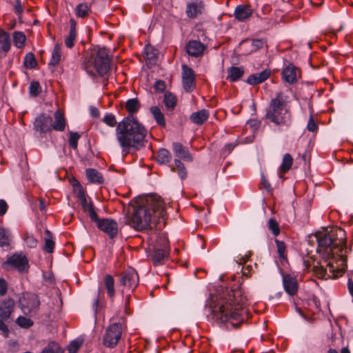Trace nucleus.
Segmentation results:
<instances>
[{"label": "nucleus", "mask_w": 353, "mask_h": 353, "mask_svg": "<svg viewBox=\"0 0 353 353\" xmlns=\"http://www.w3.org/2000/svg\"><path fill=\"white\" fill-rule=\"evenodd\" d=\"M147 132L144 125L133 116L124 117L115 130L116 139L125 154L131 148L138 150L143 146Z\"/></svg>", "instance_id": "obj_2"}, {"label": "nucleus", "mask_w": 353, "mask_h": 353, "mask_svg": "<svg viewBox=\"0 0 353 353\" xmlns=\"http://www.w3.org/2000/svg\"><path fill=\"white\" fill-rule=\"evenodd\" d=\"M174 163L175 165V168L172 167L171 170L172 172H174V171H175V168H176L179 177L182 180H184L185 179H186L187 171H186L184 164L179 159H174Z\"/></svg>", "instance_id": "obj_32"}, {"label": "nucleus", "mask_w": 353, "mask_h": 353, "mask_svg": "<svg viewBox=\"0 0 353 353\" xmlns=\"http://www.w3.org/2000/svg\"><path fill=\"white\" fill-rule=\"evenodd\" d=\"M252 14V10L250 6L241 4L236 7L234 16L239 21H243L249 18Z\"/></svg>", "instance_id": "obj_20"}, {"label": "nucleus", "mask_w": 353, "mask_h": 353, "mask_svg": "<svg viewBox=\"0 0 353 353\" xmlns=\"http://www.w3.org/2000/svg\"><path fill=\"white\" fill-rule=\"evenodd\" d=\"M90 64H94V67L90 65V61L84 64V69L91 77H94L96 72L101 76L105 74L110 70V58L108 50L105 48H100L93 57V61Z\"/></svg>", "instance_id": "obj_6"}, {"label": "nucleus", "mask_w": 353, "mask_h": 353, "mask_svg": "<svg viewBox=\"0 0 353 353\" xmlns=\"http://www.w3.org/2000/svg\"><path fill=\"white\" fill-rule=\"evenodd\" d=\"M145 205H143L134 210L129 219L131 227L137 230L148 228L151 222L155 224L165 225L166 211L165 203L160 197L150 196L146 199Z\"/></svg>", "instance_id": "obj_3"}, {"label": "nucleus", "mask_w": 353, "mask_h": 353, "mask_svg": "<svg viewBox=\"0 0 353 353\" xmlns=\"http://www.w3.org/2000/svg\"><path fill=\"white\" fill-rule=\"evenodd\" d=\"M89 214V216L90 217V219L92 221H94L97 223V224H98V221H101V219H98V216H97V212H95L94 208H93V205H90L88 206V209L87 210V211Z\"/></svg>", "instance_id": "obj_53"}, {"label": "nucleus", "mask_w": 353, "mask_h": 353, "mask_svg": "<svg viewBox=\"0 0 353 353\" xmlns=\"http://www.w3.org/2000/svg\"><path fill=\"white\" fill-rule=\"evenodd\" d=\"M83 343L81 339H75L70 342L68 346V353H77Z\"/></svg>", "instance_id": "obj_44"}, {"label": "nucleus", "mask_w": 353, "mask_h": 353, "mask_svg": "<svg viewBox=\"0 0 353 353\" xmlns=\"http://www.w3.org/2000/svg\"><path fill=\"white\" fill-rule=\"evenodd\" d=\"M209 115V111L203 109L192 113L190 119L194 124L202 125L208 120Z\"/></svg>", "instance_id": "obj_23"}, {"label": "nucleus", "mask_w": 353, "mask_h": 353, "mask_svg": "<svg viewBox=\"0 0 353 353\" xmlns=\"http://www.w3.org/2000/svg\"><path fill=\"white\" fill-rule=\"evenodd\" d=\"M103 121L110 127H114L118 124L115 116L112 114H106L103 118Z\"/></svg>", "instance_id": "obj_49"}, {"label": "nucleus", "mask_w": 353, "mask_h": 353, "mask_svg": "<svg viewBox=\"0 0 353 353\" xmlns=\"http://www.w3.org/2000/svg\"><path fill=\"white\" fill-rule=\"evenodd\" d=\"M125 108L129 113V116H132L134 113L139 111L140 103L137 99H128L125 103Z\"/></svg>", "instance_id": "obj_31"}, {"label": "nucleus", "mask_w": 353, "mask_h": 353, "mask_svg": "<svg viewBox=\"0 0 353 353\" xmlns=\"http://www.w3.org/2000/svg\"><path fill=\"white\" fill-rule=\"evenodd\" d=\"M105 286L108 291V294L110 298L114 295V281L111 275L107 274L104 279Z\"/></svg>", "instance_id": "obj_37"}, {"label": "nucleus", "mask_w": 353, "mask_h": 353, "mask_svg": "<svg viewBox=\"0 0 353 353\" xmlns=\"http://www.w3.org/2000/svg\"><path fill=\"white\" fill-rule=\"evenodd\" d=\"M4 319H0V330L2 331L5 336H8L9 334V330L7 325L3 321Z\"/></svg>", "instance_id": "obj_60"}, {"label": "nucleus", "mask_w": 353, "mask_h": 353, "mask_svg": "<svg viewBox=\"0 0 353 353\" xmlns=\"http://www.w3.org/2000/svg\"><path fill=\"white\" fill-rule=\"evenodd\" d=\"M182 78H194L195 74L193 70L186 65H182Z\"/></svg>", "instance_id": "obj_52"}, {"label": "nucleus", "mask_w": 353, "mask_h": 353, "mask_svg": "<svg viewBox=\"0 0 353 353\" xmlns=\"http://www.w3.org/2000/svg\"><path fill=\"white\" fill-rule=\"evenodd\" d=\"M85 174L90 182L98 184L103 183V177L102 174L97 170L93 168H88L85 170Z\"/></svg>", "instance_id": "obj_27"}, {"label": "nucleus", "mask_w": 353, "mask_h": 353, "mask_svg": "<svg viewBox=\"0 0 353 353\" xmlns=\"http://www.w3.org/2000/svg\"><path fill=\"white\" fill-rule=\"evenodd\" d=\"M8 210V205L4 200H0V216L6 214Z\"/></svg>", "instance_id": "obj_63"}, {"label": "nucleus", "mask_w": 353, "mask_h": 353, "mask_svg": "<svg viewBox=\"0 0 353 353\" xmlns=\"http://www.w3.org/2000/svg\"><path fill=\"white\" fill-rule=\"evenodd\" d=\"M256 268V264H254V266L252 265H248L245 267H243L242 272L243 274L246 276H249L252 272H254V268Z\"/></svg>", "instance_id": "obj_58"}, {"label": "nucleus", "mask_w": 353, "mask_h": 353, "mask_svg": "<svg viewBox=\"0 0 353 353\" xmlns=\"http://www.w3.org/2000/svg\"><path fill=\"white\" fill-rule=\"evenodd\" d=\"M307 129L310 131V132H316L318 129V126L316 125V124L315 123V122L314 121V119L312 118V116H310L309 120H308V123H307Z\"/></svg>", "instance_id": "obj_56"}, {"label": "nucleus", "mask_w": 353, "mask_h": 353, "mask_svg": "<svg viewBox=\"0 0 353 353\" xmlns=\"http://www.w3.org/2000/svg\"><path fill=\"white\" fill-rule=\"evenodd\" d=\"M265 44V41L263 39H254L252 41V51H256L259 49H261L263 47Z\"/></svg>", "instance_id": "obj_54"}, {"label": "nucleus", "mask_w": 353, "mask_h": 353, "mask_svg": "<svg viewBox=\"0 0 353 353\" xmlns=\"http://www.w3.org/2000/svg\"><path fill=\"white\" fill-rule=\"evenodd\" d=\"M244 74V70L241 67H230L228 69V77L230 81H236L240 79Z\"/></svg>", "instance_id": "obj_28"}, {"label": "nucleus", "mask_w": 353, "mask_h": 353, "mask_svg": "<svg viewBox=\"0 0 353 353\" xmlns=\"http://www.w3.org/2000/svg\"><path fill=\"white\" fill-rule=\"evenodd\" d=\"M261 185L268 192H270L272 190L270 183L268 181V180L265 178L264 175L263 174L261 175Z\"/></svg>", "instance_id": "obj_61"}, {"label": "nucleus", "mask_w": 353, "mask_h": 353, "mask_svg": "<svg viewBox=\"0 0 353 353\" xmlns=\"http://www.w3.org/2000/svg\"><path fill=\"white\" fill-rule=\"evenodd\" d=\"M98 228L106 233L110 239H113L118 233V225L116 221L110 219H103L98 221Z\"/></svg>", "instance_id": "obj_12"}, {"label": "nucleus", "mask_w": 353, "mask_h": 353, "mask_svg": "<svg viewBox=\"0 0 353 353\" xmlns=\"http://www.w3.org/2000/svg\"><path fill=\"white\" fill-rule=\"evenodd\" d=\"M150 112L152 113L156 122L161 126L165 127V121L163 114L161 112L158 106H152L150 108Z\"/></svg>", "instance_id": "obj_30"}, {"label": "nucleus", "mask_w": 353, "mask_h": 353, "mask_svg": "<svg viewBox=\"0 0 353 353\" xmlns=\"http://www.w3.org/2000/svg\"><path fill=\"white\" fill-rule=\"evenodd\" d=\"M145 54L148 59H153L156 56V52L154 49H152L151 47H147L145 49Z\"/></svg>", "instance_id": "obj_62"}, {"label": "nucleus", "mask_w": 353, "mask_h": 353, "mask_svg": "<svg viewBox=\"0 0 353 353\" xmlns=\"http://www.w3.org/2000/svg\"><path fill=\"white\" fill-rule=\"evenodd\" d=\"M283 285L285 291L290 295H294L298 290L296 279L290 274L283 275Z\"/></svg>", "instance_id": "obj_17"}, {"label": "nucleus", "mask_w": 353, "mask_h": 353, "mask_svg": "<svg viewBox=\"0 0 353 353\" xmlns=\"http://www.w3.org/2000/svg\"><path fill=\"white\" fill-rule=\"evenodd\" d=\"M77 32H76V22L73 19L70 20V32L68 36L65 39V45L68 48H72L76 41Z\"/></svg>", "instance_id": "obj_25"}, {"label": "nucleus", "mask_w": 353, "mask_h": 353, "mask_svg": "<svg viewBox=\"0 0 353 353\" xmlns=\"http://www.w3.org/2000/svg\"><path fill=\"white\" fill-rule=\"evenodd\" d=\"M61 49L59 44H57L52 52L51 59L49 64L52 65H56L61 61Z\"/></svg>", "instance_id": "obj_38"}, {"label": "nucleus", "mask_w": 353, "mask_h": 353, "mask_svg": "<svg viewBox=\"0 0 353 353\" xmlns=\"http://www.w3.org/2000/svg\"><path fill=\"white\" fill-rule=\"evenodd\" d=\"M204 9V5L201 1H195L188 3L186 6V14L190 18H195L201 14Z\"/></svg>", "instance_id": "obj_18"}, {"label": "nucleus", "mask_w": 353, "mask_h": 353, "mask_svg": "<svg viewBox=\"0 0 353 353\" xmlns=\"http://www.w3.org/2000/svg\"><path fill=\"white\" fill-rule=\"evenodd\" d=\"M89 7L86 3H80L75 8V13L78 17H84L88 14Z\"/></svg>", "instance_id": "obj_43"}, {"label": "nucleus", "mask_w": 353, "mask_h": 353, "mask_svg": "<svg viewBox=\"0 0 353 353\" xmlns=\"http://www.w3.org/2000/svg\"><path fill=\"white\" fill-rule=\"evenodd\" d=\"M26 40V37L23 32L21 31H15L13 32V41L14 45L17 48H22Z\"/></svg>", "instance_id": "obj_33"}, {"label": "nucleus", "mask_w": 353, "mask_h": 353, "mask_svg": "<svg viewBox=\"0 0 353 353\" xmlns=\"http://www.w3.org/2000/svg\"><path fill=\"white\" fill-rule=\"evenodd\" d=\"M15 306V302L12 298L5 299L0 304V318L8 319Z\"/></svg>", "instance_id": "obj_16"}, {"label": "nucleus", "mask_w": 353, "mask_h": 353, "mask_svg": "<svg viewBox=\"0 0 353 353\" xmlns=\"http://www.w3.org/2000/svg\"><path fill=\"white\" fill-rule=\"evenodd\" d=\"M79 194L81 206L84 211H87V210L88 209V206L92 205V204L88 203L87 199L85 198V195L83 193H79Z\"/></svg>", "instance_id": "obj_59"}, {"label": "nucleus", "mask_w": 353, "mask_h": 353, "mask_svg": "<svg viewBox=\"0 0 353 353\" xmlns=\"http://www.w3.org/2000/svg\"><path fill=\"white\" fill-rule=\"evenodd\" d=\"M172 149L175 156L186 161H192V157L188 150L181 143L175 142L172 143Z\"/></svg>", "instance_id": "obj_19"}, {"label": "nucleus", "mask_w": 353, "mask_h": 353, "mask_svg": "<svg viewBox=\"0 0 353 353\" xmlns=\"http://www.w3.org/2000/svg\"><path fill=\"white\" fill-rule=\"evenodd\" d=\"M283 79L289 83H293L297 80V68L292 64H289L283 70Z\"/></svg>", "instance_id": "obj_22"}, {"label": "nucleus", "mask_w": 353, "mask_h": 353, "mask_svg": "<svg viewBox=\"0 0 353 353\" xmlns=\"http://www.w3.org/2000/svg\"><path fill=\"white\" fill-rule=\"evenodd\" d=\"M61 348L59 344L54 341H50L41 351V353H60Z\"/></svg>", "instance_id": "obj_40"}, {"label": "nucleus", "mask_w": 353, "mask_h": 353, "mask_svg": "<svg viewBox=\"0 0 353 353\" xmlns=\"http://www.w3.org/2000/svg\"><path fill=\"white\" fill-rule=\"evenodd\" d=\"M46 233L48 235V237L45 239L43 250L48 253H52L54 250V242L52 239L50 231L47 230Z\"/></svg>", "instance_id": "obj_41"}, {"label": "nucleus", "mask_w": 353, "mask_h": 353, "mask_svg": "<svg viewBox=\"0 0 353 353\" xmlns=\"http://www.w3.org/2000/svg\"><path fill=\"white\" fill-rule=\"evenodd\" d=\"M8 284L5 279L0 278V296H3L7 293Z\"/></svg>", "instance_id": "obj_57"}, {"label": "nucleus", "mask_w": 353, "mask_h": 353, "mask_svg": "<svg viewBox=\"0 0 353 353\" xmlns=\"http://www.w3.org/2000/svg\"><path fill=\"white\" fill-rule=\"evenodd\" d=\"M69 143L70 145L74 149H77L78 141L81 136L77 132H70Z\"/></svg>", "instance_id": "obj_47"}, {"label": "nucleus", "mask_w": 353, "mask_h": 353, "mask_svg": "<svg viewBox=\"0 0 353 353\" xmlns=\"http://www.w3.org/2000/svg\"><path fill=\"white\" fill-rule=\"evenodd\" d=\"M292 163L293 159L292 156L289 153L285 154L280 165L281 172L283 173L287 172L291 168Z\"/></svg>", "instance_id": "obj_35"}, {"label": "nucleus", "mask_w": 353, "mask_h": 353, "mask_svg": "<svg viewBox=\"0 0 353 353\" xmlns=\"http://www.w3.org/2000/svg\"><path fill=\"white\" fill-rule=\"evenodd\" d=\"M248 302V299L241 288L228 292L226 296H221L212 307L208 320L227 329L237 328L243 321V315L246 312L244 307Z\"/></svg>", "instance_id": "obj_1"}, {"label": "nucleus", "mask_w": 353, "mask_h": 353, "mask_svg": "<svg viewBox=\"0 0 353 353\" xmlns=\"http://www.w3.org/2000/svg\"><path fill=\"white\" fill-rule=\"evenodd\" d=\"M16 323L23 328H29L33 325V321L30 319L21 316L17 319Z\"/></svg>", "instance_id": "obj_42"}, {"label": "nucleus", "mask_w": 353, "mask_h": 353, "mask_svg": "<svg viewBox=\"0 0 353 353\" xmlns=\"http://www.w3.org/2000/svg\"><path fill=\"white\" fill-rule=\"evenodd\" d=\"M52 118L46 114H41L34 121V129L40 133H46L52 130Z\"/></svg>", "instance_id": "obj_11"}, {"label": "nucleus", "mask_w": 353, "mask_h": 353, "mask_svg": "<svg viewBox=\"0 0 353 353\" xmlns=\"http://www.w3.org/2000/svg\"><path fill=\"white\" fill-rule=\"evenodd\" d=\"M123 326L121 323L110 324L103 336V344L106 347L114 348L118 344L122 334Z\"/></svg>", "instance_id": "obj_7"}, {"label": "nucleus", "mask_w": 353, "mask_h": 353, "mask_svg": "<svg viewBox=\"0 0 353 353\" xmlns=\"http://www.w3.org/2000/svg\"><path fill=\"white\" fill-rule=\"evenodd\" d=\"M14 10L16 13L21 14L23 12L22 5L19 0H17L14 4Z\"/></svg>", "instance_id": "obj_64"}, {"label": "nucleus", "mask_w": 353, "mask_h": 353, "mask_svg": "<svg viewBox=\"0 0 353 353\" xmlns=\"http://www.w3.org/2000/svg\"><path fill=\"white\" fill-rule=\"evenodd\" d=\"M11 48L10 34L0 28V52L7 53Z\"/></svg>", "instance_id": "obj_26"}, {"label": "nucleus", "mask_w": 353, "mask_h": 353, "mask_svg": "<svg viewBox=\"0 0 353 353\" xmlns=\"http://www.w3.org/2000/svg\"><path fill=\"white\" fill-rule=\"evenodd\" d=\"M205 49V46L201 41L191 40L185 46V50L188 55L193 57H201Z\"/></svg>", "instance_id": "obj_14"}, {"label": "nucleus", "mask_w": 353, "mask_h": 353, "mask_svg": "<svg viewBox=\"0 0 353 353\" xmlns=\"http://www.w3.org/2000/svg\"><path fill=\"white\" fill-rule=\"evenodd\" d=\"M317 241L316 251L327 259L339 256L340 260L345 261L346 232L341 228H332L329 231L317 232L315 234Z\"/></svg>", "instance_id": "obj_4"}, {"label": "nucleus", "mask_w": 353, "mask_h": 353, "mask_svg": "<svg viewBox=\"0 0 353 353\" xmlns=\"http://www.w3.org/2000/svg\"><path fill=\"white\" fill-rule=\"evenodd\" d=\"M275 243L276 245L277 252H278V254H279L280 258L285 259L286 258V256H285V245L284 242L276 239Z\"/></svg>", "instance_id": "obj_48"}, {"label": "nucleus", "mask_w": 353, "mask_h": 353, "mask_svg": "<svg viewBox=\"0 0 353 353\" xmlns=\"http://www.w3.org/2000/svg\"><path fill=\"white\" fill-rule=\"evenodd\" d=\"M265 118L279 126L280 129L288 128L291 123V114L287 108V102L281 92L270 101L267 109Z\"/></svg>", "instance_id": "obj_5"}, {"label": "nucleus", "mask_w": 353, "mask_h": 353, "mask_svg": "<svg viewBox=\"0 0 353 353\" xmlns=\"http://www.w3.org/2000/svg\"><path fill=\"white\" fill-rule=\"evenodd\" d=\"M139 284V276L137 272L133 270H129L124 272L120 279L121 291L124 293L132 292Z\"/></svg>", "instance_id": "obj_9"}, {"label": "nucleus", "mask_w": 353, "mask_h": 353, "mask_svg": "<svg viewBox=\"0 0 353 353\" xmlns=\"http://www.w3.org/2000/svg\"><path fill=\"white\" fill-rule=\"evenodd\" d=\"M30 94L32 97H37L41 92V88L39 82L32 81L29 88Z\"/></svg>", "instance_id": "obj_45"}, {"label": "nucleus", "mask_w": 353, "mask_h": 353, "mask_svg": "<svg viewBox=\"0 0 353 353\" xmlns=\"http://www.w3.org/2000/svg\"><path fill=\"white\" fill-rule=\"evenodd\" d=\"M19 305L25 314H30L37 312L39 308L40 301L37 294L25 292L19 298Z\"/></svg>", "instance_id": "obj_8"}, {"label": "nucleus", "mask_w": 353, "mask_h": 353, "mask_svg": "<svg viewBox=\"0 0 353 353\" xmlns=\"http://www.w3.org/2000/svg\"><path fill=\"white\" fill-rule=\"evenodd\" d=\"M11 240L10 232L4 228L0 227V247H8Z\"/></svg>", "instance_id": "obj_34"}, {"label": "nucleus", "mask_w": 353, "mask_h": 353, "mask_svg": "<svg viewBox=\"0 0 353 353\" xmlns=\"http://www.w3.org/2000/svg\"><path fill=\"white\" fill-rule=\"evenodd\" d=\"M268 228L272 231V234L274 236H277L280 233V229L279 224L277 222L273 219H270L268 221Z\"/></svg>", "instance_id": "obj_50"}, {"label": "nucleus", "mask_w": 353, "mask_h": 353, "mask_svg": "<svg viewBox=\"0 0 353 353\" xmlns=\"http://www.w3.org/2000/svg\"><path fill=\"white\" fill-rule=\"evenodd\" d=\"M24 65L27 68H34L37 65V62L35 59L34 55L32 52L26 54L23 61Z\"/></svg>", "instance_id": "obj_39"}, {"label": "nucleus", "mask_w": 353, "mask_h": 353, "mask_svg": "<svg viewBox=\"0 0 353 353\" xmlns=\"http://www.w3.org/2000/svg\"><path fill=\"white\" fill-rule=\"evenodd\" d=\"M24 241L30 248H36L38 243L37 240L32 234H26L24 238Z\"/></svg>", "instance_id": "obj_51"}, {"label": "nucleus", "mask_w": 353, "mask_h": 353, "mask_svg": "<svg viewBox=\"0 0 353 353\" xmlns=\"http://www.w3.org/2000/svg\"><path fill=\"white\" fill-rule=\"evenodd\" d=\"M154 90L158 92H163L165 89V83L163 81H157L154 84Z\"/></svg>", "instance_id": "obj_55"}, {"label": "nucleus", "mask_w": 353, "mask_h": 353, "mask_svg": "<svg viewBox=\"0 0 353 353\" xmlns=\"http://www.w3.org/2000/svg\"><path fill=\"white\" fill-rule=\"evenodd\" d=\"M176 97L171 92H167L164 94L163 103L168 109H173L176 105Z\"/></svg>", "instance_id": "obj_36"}, {"label": "nucleus", "mask_w": 353, "mask_h": 353, "mask_svg": "<svg viewBox=\"0 0 353 353\" xmlns=\"http://www.w3.org/2000/svg\"><path fill=\"white\" fill-rule=\"evenodd\" d=\"M183 87L187 92H191L194 88V78H182Z\"/></svg>", "instance_id": "obj_46"}, {"label": "nucleus", "mask_w": 353, "mask_h": 353, "mask_svg": "<svg viewBox=\"0 0 353 353\" xmlns=\"http://www.w3.org/2000/svg\"><path fill=\"white\" fill-rule=\"evenodd\" d=\"M7 263L21 272H26L28 270V261L25 255L21 254H14L10 256Z\"/></svg>", "instance_id": "obj_13"}, {"label": "nucleus", "mask_w": 353, "mask_h": 353, "mask_svg": "<svg viewBox=\"0 0 353 353\" xmlns=\"http://www.w3.org/2000/svg\"><path fill=\"white\" fill-rule=\"evenodd\" d=\"M172 156L165 148H161L157 152V161L160 164H167L170 162Z\"/></svg>", "instance_id": "obj_29"}, {"label": "nucleus", "mask_w": 353, "mask_h": 353, "mask_svg": "<svg viewBox=\"0 0 353 353\" xmlns=\"http://www.w3.org/2000/svg\"><path fill=\"white\" fill-rule=\"evenodd\" d=\"M271 74V71L268 69L264 70L261 72L250 75L247 79V83L250 85H256L265 81Z\"/></svg>", "instance_id": "obj_21"}, {"label": "nucleus", "mask_w": 353, "mask_h": 353, "mask_svg": "<svg viewBox=\"0 0 353 353\" xmlns=\"http://www.w3.org/2000/svg\"><path fill=\"white\" fill-rule=\"evenodd\" d=\"M163 248H156L152 255V260L154 265H161L165 262L169 254V246L167 240H164Z\"/></svg>", "instance_id": "obj_15"}, {"label": "nucleus", "mask_w": 353, "mask_h": 353, "mask_svg": "<svg viewBox=\"0 0 353 353\" xmlns=\"http://www.w3.org/2000/svg\"><path fill=\"white\" fill-rule=\"evenodd\" d=\"M343 269L335 268L332 262H328L327 268L323 266L315 267L314 272L316 275L322 279H335L343 272Z\"/></svg>", "instance_id": "obj_10"}, {"label": "nucleus", "mask_w": 353, "mask_h": 353, "mask_svg": "<svg viewBox=\"0 0 353 353\" xmlns=\"http://www.w3.org/2000/svg\"><path fill=\"white\" fill-rule=\"evenodd\" d=\"M54 122L52 123V130L59 132H63L65 130L66 121L64 115L59 110H57L54 114Z\"/></svg>", "instance_id": "obj_24"}]
</instances>
